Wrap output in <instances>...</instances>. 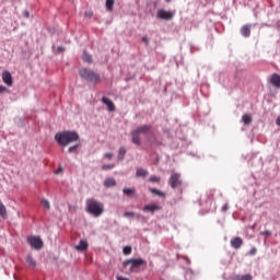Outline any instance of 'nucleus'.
<instances>
[{"mask_svg":"<svg viewBox=\"0 0 280 280\" xmlns=\"http://www.w3.org/2000/svg\"><path fill=\"white\" fill-rule=\"evenodd\" d=\"M113 168H115V164H104V165L102 166V170H103L104 172H106V171H108V170H113Z\"/></svg>","mask_w":280,"mask_h":280,"instance_id":"obj_28","label":"nucleus"},{"mask_svg":"<svg viewBox=\"0 0 280 280\" xmlns=\"http://www.w3.org/2000/svg\"><path fill=\"white\" fill-rule=\"evenodd\" d=\"M163 209L159 203H149L143 207L142 211L144 213H154L155 211H161Z\"/></svg>","mask_w":280,"mask_h":280,"instance_id":"obj_9","label":"nucleus"},{"mask_svg":"<svg viewBox=\"0 0 280 280\" xmlns=\"http://www.w3.org/2000/svg\"><path fill=\"white\" fill-rule=\"evenodd\" d=\"M124 255H130L132 253V247L131 246H126L122 249Z\"/></svg>","mask_w":280,"mask_h":280,"instance_id":"obj_30","label":"nucleus"},{"mask_svg":"<svg viewBox=\"0 0 280 280\" xmlns=\"http://www.w3.org/2000/svg\"><path fill=\"white\" fill-rule=\"evenodd\" d=\"M152 131V126L149 125H144L142 127H139L138 129L133 130L131 132V137H132V143H135L136 145H141V139H140V135H148V132Z\"/></svg>","mask_w":280,"mask_h":280,"instance_id":"obj_4","label":"nucleus"},{"mask_svg":"<svg viewBox=\"0 0 280 280\" xmlns=\"http://www.w3.org/2000/svg\"><path fill=\"white\" fill-rule=\"evenodd\" d=\"M276 124H277V126H280V116H278Z\"/></svg>","mask_w":280,"mask_h":280,"instance_id":"obj_42","label":"nucleus"},{"mask_svg":"<svg viewBox=\"0 0 280 280\" xmlns=\"http://www.w3.org/2000/svg\"><path fill=\"white\" fill-rule=\"evenodd\" d=\"M149 183H161V177H159V176H151L149 178Z\"/></svg>","mask_w":280,"mask_h":280,"instance_id":"obj_29","label":"nucleus"},{"mask_svg":"<svg viewBox=\"0 0 280 280\" xmlns=\"http://www.w3.org/2000/svg\"><path fill=\"white\" fill-rule=\"evenodd\" d=\"M122 192L125 194V196H131L132 194H135V188H125L122 189Z\"/></svg>","mask_w":280,"mask_h":280,"instance_id":"obj_26","label":"nucleus"},{"mask_svg":"<svg viewBox=\"0 0 280 280\" xmlns=\"http://www.w3.org/2000/svg\"><path fill=\"white\" fill-rule=\"evenodd\" d=\"M158 19H162L163 21H172V19H174V12L161 9L158 11Z\"/></svg>","mask_w":280,"mask_h":280,"instance_id":"obj_8","label":"nucleus"},{"mask_svg":"<svg viewBox=\"0 0 280 280\" xmlns=\"http://www.w3.org/2000/svg\"><path fill=\"white\" fill-rule=\"evenodd\" d=\"M104 158L108 159V161H110V159H113V153H105Z\"/></svg>","mask_w":280,"mask_h":280,"instance_id":"obj_37","label":"nucleus"},{"mask_svg":"<svg viewBox=\"0 0 280 280\" xmlns=\"http://www.w3.org/2000/svg\"><path fill=\"white\" fill-rule=\"evenodd\" d=\"M250 24H245L241 27V34L242 36H244L245 38H248L250 36Z\"/></svg>","mask_w":280,"mask_h":280,"instance_id":"obj_14","label":"nucleus"},{"mask_svg":"<svg viewBox=\"0 0 280 280\" xmlns=\"http://www.w3.org/2000/svg\"><path fill=\"white\" fill-rule=\"evenodd\" d=\"M84 16H86V19H93V11H86Z\"/></svg>","mask_w":280,"mask_h":280,"instance_id":"obj_34","label":"nucleus"},{"mask_svg":"<svg viewBox=\"0 0 280 280\" xmlns=\"http://www.w3.org/2000/svg\"><path fill=\"white\" fill-rule=\"evenodd\" d=\"M233 280H253V276L245 275V276H235Z\"/></svg>","mask_w":280,"mask_h":280,"instance_id":"obj_24","label":"nucleus"},{"mask_svg":"<svg viewBox=\"0 0 280 280\" xmlns=\"http://www.w3.org/2000/svg\"><path fill=\"white\" fill-rule=\"evenodd\" d=\"M124 217L125 218H135V212H125Z\"/></svg>","mask_w":280,"mask_h":280,"instance_id":"obj_35","label":"nucleus"},{"mask_svg":"<svg viewBox=\"0 0 280 280\" xmlns=\"http://www.w3.org/2000/svg\"><path fill=\"white\" fill-rule=\"evenodd\" d=\"M101 102H103L105 106H107V109L109 110V113H115V103H113V101H110L106 96H103Z\"/></svg>","mask_w":280,"mask_h":280,"instance_id":"obj_12","label":"nucleus"},{"mask_svg":"<svg viewBox=\"0 0 280 280\" xmlns=\"http://www.w3.org/2000/svg\"><path fill=\"white\" fill-rule=\"evenodd\" d=\"M75 248L77 250H86V248H89V243L86 241H80Z\"/></svg>","mask_w":280,"mask_h":280,"instance_id":"obj_18","label":"nucleus"},{"mask_svg":"<svg viewBox=\"0 0 280 280\" xmlns=\"http://www.w3.org/2000/svg\"><path fill=\"white\" fill-rule=\"evenodd\" d=\"M260 235H264L265 237H270L272 235V232L266 230L264 232H260Z\"/></svg>","mask_w":280,"mask_h":280,"instance_id":"obj_32","label":"nucleus"},{"mask_svg":"<svg viewBox=\"0 0 280 280\" xmlns=\"http://www.w3.org/2000/svg\"><path fill=\"white\" fill-rule=\"evenodd\" d=\"M2 81L4 84H7V86H12V84H14V81L12 80V73H10L8 70L2 72Z\"/></svg>","mask_w":280,"mask_h":280,"instance_id":"obj_10","label":"nucleus"},{"mask_svg":"<svg viewBox=\"0 0 280 280\" xmlns=\"http://www.w3.org/2000/svg\"><path fill=\"white\" fill-rule=\"evenodd\" d=\"M82 60L83 62H88V65H91V62H93V57L90 54L84 52L82 56Z\"/></svg>","mask_w":280,"mask_h":280,"instance_id":"obj_20","label":"nucleus"},{"mask_svg":"<svg viewBox=\"0 0 280 280\" xmlns=\"http://www.w3.org/2000/svg\"><path fill=\"white\" fill-rule=\"evenodd\" d=\"M40 205H43V207H44L45 209H51V206H50V203H49V200H47V199H42Z\"/></svg>","mask_w":280,"mask_h":280,"instance_id":"obj_27","label":"nucleus"},{"mask_svg":"<svg viewBox=\"0 0 280 280\" xmlns=\"http://www.w3.org/2000/svg\"><path fill=\"white\" fill-rule=\"evenodd\" d=\"M78 148H80V144H75V145H73V147H70L69 149H68V152H78Z\"/></svg>","mask_w":280,"mask_h":280,"instance_id":"obj_31","label":"nucleus"},{"mask_svg":"<svg viewBox=\"0 0 280 280\" xmlns=\"http://www.w3.org/2000/svg\"><path fill=\"white\" fill-rule=\"evenodd\" d=\"M5 91H8V88L0 85V93H5Z\"/></svg>","mask_w":280,"mask_h":280,"instance_id":"obj_39","label":"nucleus"},{"mask_svg":"<svg viewBox=\"0 0 280 280\" xmlns=\"http://www.w3.org/2000/svg\"><path fill=\"white\" fill-rule=\"evenodd\" d=\"M86 211L91 213V215H94V218H100V215L104 213V203L95 199H88Z\"/></svg>","mask_w":280,"mask_h":280,"instance_id":"obj_2","label":"nucleus"},{"mask_svg":"<svg viewBox=\"0 0 280 280\" xmlns=\"http://www.w3.org/2000/svg\"><path fill=\"white\" fill-rule=\"evenodd\" d=\"M27 244L35 250H40L43 248V238L40 236H28Z\"/></svg>","mask_w":280,"mask_h":280,"instance_id":"obj_6","label":"nucleus"},{"mask_svg":"<svg viewBox=\"0 0 280 280\" xmlns=\"http://www.w3.org/2000/svg\"><path fill=\"white\" fill-rule=\"evenodd\" d=\"M145 264L142 258L128 259L124 262V266H130V272H139V268Z\"/></svg>","mask_w":280,"mask_h":280,"instance_id":"obj_5","label":"nucleus"},{"mask_svg":"<svg viewBox=\"0 0 280 280\" xmlns=\"http://www.w3.org/2000/svg\"><path fill=\"white\" fill-rule=\"evenodd\" d=\"M244 244V240L242 237L236 236L231 241L232 248H235V250L242 248V245Z\"/></svg>","mask_w":280,"mask_h":280,"instance_id":"obj_13","label":"nucleus"},{"mask_svg":"<svg viewBox=\"0 0 280 280\" xmlns=\"http://www.w3.org/2000/svg\"><path fill=\"white\" fill-rule=\"evenodd\" d=\"M243 122L245 126L253 124V117H250L248 114L243 115Z\"/></svg>","mask_w":280,"mask_h":280,"instance_id":"obj_23","label":"nucleus"},{"mask_svg":"<svg viewBox=\"0 0 280 280\" xmlns=\"http://www.w3.org/2000/svg\"><path fill=\"white\" fill-rule=\"evenodd\" d=\"M23 16H25L26 19H30V12L24 11V12H23Z\"/></svg>","mask_w":280,"mask_h":280,"instance_id":"obj_40","label":"nucleus"},{"mask_svg":"<svg viewBox=\"0 0 280 280\" xmlns=\"http://www.w3.org/2000/svg\"><path fill=\"white\" fill-rule=\"evenodd\" d=\"M117 185V182L113 177H108L104 180V187H115Z\"/></svg>","mask_w":280,"mask_h":280,"instance_id":"obj_16","label":"nucleus"},{"mask_svg":"<svg viewBox=\"0 0 280 280\" xmlns=\"http://www.w3.org/2000/svg\"><path fill=\"white\" fill-rule=\"evenodd\" d=\"M125 156H126V147H121L118 150V161H124Z\"/></svg>","mask_w":280,"mask_h":280,"instance_id":"obj_21","label":"nucleus"},{"mask_svg":"<svg viewBox=\"0 0 280 280\" xmlns=\"http://www.w3.org/2000/svg\"><path fill=\"white\" fill-rule=\"evenodd\" d=\"M25 261L28 265V268H36V260H34V257H32V254H28L25 257Z\"/></svg>","mask_w":280,"mask_h":280,"instance_id":"obj_15","label":"nucleus"},{"mask_svg":"<svg viewBox=\"0 0 280 280\" xmlns=\"http://www.w3.org/2000/svg\"><path fill=\"white\" fill-rule=\"evenodd\" d=\"M248 255H250V257L257 255V247H253L249 252Z\"/></svg>","mask_w":280,"mask_h":280,"instance_id":"obj_33","label":"nucleus"},{"mask_svg":"<svg viewBox=\"0 0 280 280\" xmlns=\"http://www.w3.org/2000/svg\"><path fill=\"white\" fill-rule=\"evenodd\" d=\"M168 185H171L172 189H177V187H180V185H183L180 174L173 173L168 179Z\"/></svg>","mask_w":280,"mask_h":280,"instance_id":"obj_7","label":"nucleus"},{"mask_svg":"<svg viewBox=\"0 0 280 280\" xmlns=\"http://www.w3.org/2000/svg\"><path fill=\"white\" fill-rule=\"evenodd\" d=\"M148 174H149L148 171L144 168H137V171H136V176L138 178H145V176H148Z\"/></svg>","mask_w":280,"mask_h":280,"instance_id":"obj_17","label":"nucleus"},{"mask_svg":"<svg viewBox=\"0 0 280 280\" xmlns=\"http://www.w3.org/2000/svg\"><path fill=\"white\" fill-rule=\"evenodd\" d=\"M269 82L272 86H276V89H280V74L273 73L269 78Z\"/></svg>","mask_w":280,"mask_h":280,"instance_id":"obj_11","label":"nucleus"},{"mask_svg":"<svg viewBox=\"0 0 280 280\" xmlns=\"http://www.w3.org/2000/svg\"><path fill=\"white\" fill-rule=\"evenodd\" d=\"M142 43H144L147 46L150 45V40L148 39V36L142 37Z\"/></svg>","mask_w":280,"mask_h":280,"instance_id":"obj_36","label":"nucleus"},{"mask_svg":"<svg viewBox=\"0 0 280 280\" xmlns=\"http://www.w3.org/2000/svg\"><path fill=\"white\" fill-rule=\"evenodd\" d=\"M149 191L151 194H154V196H159L160 198H165V192H163L162 190H159L156 188H150Z\"/></svg>","mask_w":280,"mask_h":280,"instance_id":"obj_19","label":"nucleus"},{"mask_svg":"<svg viewBox=\"0 0 280 280\" xmlns=\"http://www.w3.org/2000/svg\"><path fill=\"white\" fill-rule=\"evenodd\" d=\"M60 172H62V167H59V168L56 171V174H60Z\"/></svg>","mask_w":280,"mask_h":280,"instance_id":"obj_43","label":"nucleus"},{"mask_svg":"<svg viewBox=\"0 0 280 280\" xmlns=\"http://www.w3.org/2000/svg\"><path fill=\"white\" fill-rule=\"evenodd\" d=\"M80 139V136L75 131H62L55 135V141L62 145V148H67L70 143H73Z\"/></svg>","mask_w":280,"mask_h":280,"instance_id":"obj_1","label":"nucleus"},{"mask_svg":"<svg viewBox=\"0 0 280 280\" xmlns=\"http://www.w3.org/2000/svg\"><path fill=\"white\" fill-rule=\"evenodd\" d=\"M57 49H58L59 52L65 51V47H62V46H59Z\"/></svg>","mask_w":280,"mask_h":280,"instance_id":"obj_41","label":"nucleus"},{"mask_svg":"<svg viewBox=\"0 0 280 280\" xmlns=\"http://www.w3.org/2000/svg\"><path fill=\"white\" fill-rule=\"evenodd\" d=\"M113 5H115V0H106V10L113 12Z\"/></svg>","mask_w":280,"mask_h":280,"instance_id":"obj_25","label":"nucleus"},{"mask_svg":"<svg viewBox=\"0 0 280 280\" xmlns=\"http://www.w3.org/2000/svg\"><path fill=\"white\" fill-rule=\"evenodd\" d=\"M0 217L5 219L8 218V210L5 209V206L0 202Z\"/></svg>","mask_w":280,"mask_h":280,"instance_id":"obj_22","label":"nucleus"},{"mask_svg":"<svg viewBox=\"0 0 280 280\" xmlns=\"http://www.w3.org/2000/svg\"><path fill=\"white\" fill-rule=\"evenodd\" d=\"M79 75L83 79L86 80V82H92L94 84H97V82H101L100 74H97L95 71L91 69L83 68L79 71Z\"/></svg>","mask_w":280,"mask_h":280,"instance_id":"obj_3","label":"nucleus"},{"mask_svg":"<svg viewBox=\"0 0 280 280\" xmlns=\"http://www.w3.org/2000/svg\"><path fill=\"white\" fill-rule=\"evenodd\" d=\"M221 210H222L223 212L229 211V203H225V205L221 208Z\"/></svg>","mask_w":280,"mask_h":280,"instance_id":"obj_38","label":"nucleus"}]
</instances>
